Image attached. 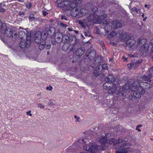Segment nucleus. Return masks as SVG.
<instances>
[{"label": "nucleus", "instance_id": "f257e3e1", "mask_svg": "<svg viewBox=\"0 0 153 153\" xmlns=\"http://www.w3.org/2000/svg\"><path fill=\"white\" fill-rule=\"evenodd\" d=\"M64 0H57V6L58 7L62 8L64 11L71 10V15L74 17H77L80 18L85 15L88 12V10L85 8L78 9L77 7L78 4L76 1L72 2L70 1L68 4L66 1L64 2Z\"/></svg>", "mask_w": 153, "mask_h": 153}, {"label": "nucleus", "instance_id": "f03ea898", "mask_svg": "<svg viewBox=\"0 0 153 153\" xmlns=\"http://www.w3.org/2000/svg\"><path fill=\"white\" fill-rule=\"evenodd\" d=\"M131 86L136 89V91L133 92V95H129V100H133L135 98H140L141 97V94H143L145 93V89H148L150 88L152 86V85L148 82L139 80L133 82Z\"/></svg>", "mask_w": 153, "mask_h": 153}, {"label": "nucleus", "instance_id": "7ed1b4c3", "mask_svg": "<svg viewBox=\"0 0 153 153\" xmlns=\"http://www.w3.org/2000/svg\"><path fill=\"white\" fill-rule=\"evenodd\" d=\"M105 80L112 85V89L108 91L109 94H112L116 93L119 96H124L127 94V89L119 86V82L115 79L114 76L112 74H109L105 78Z\"/></svg>", "mask_w": 153, "mask_h": 153}, {"label": "nucleus", "instance_id": "20e7f679", "mask_svg": "<svg viewBox=\"0 0 153 153\" xmlns=\"http://www.w3.org/2000/svg\"><path fill=\"white\" fill-rule=\"evenodd\" d=\"M138 42L137 46L140 47L139 51L140 52L141 54L143 56H146L148 53L149 45L148 44H146L147 40L146 39H141L140 38L137 39Z\"/></svg>", "mask_w": 153, "mask_h": 153}, {"label": "nucleus", "instance_id": "39448f33", "mask_svg": "<svg viewBox=\"0 0 153 153\" xmlns=\"http://www.w3.org/2000/svg\"><path fill=\"white\" fill-rule=\"evenodd\" d=\"M1 32L3 35H6L8 37L13 36V31L10 27H7L6 23H2L0 20Z\"/></svg>", "mask_w": 153, "mask_h": 153}, {"label": "nucleus", "instance_id": "423d86ee", "mask_svg": "<svg viewBox=\"0 0 153 153\" xmlns=\"http://www.w3.org/2000/svg\"><path fill=\"white\" fill-rule=\"evenodd\" d=\"M121 39H124V42L127 44V46L130 48H131L136 43V41L134 39H131V35L128 34V32L123 33L121 36Z\"/></svg>", "mask_w": 153, "mask_h": 153}, {"label": "nucleus", "instance_id": "0eeeda50", "mask_svg": "<svg viewBox=\"0 0 153 153\" xmlns=\"http://www.w3.org/2000/svg\"><path fill=\"white\" fill-rule=\"evenodd\" d=\"M26 35V40H21L20 43V46L21 48H28L30 47L31 41L30 32L29 31H27Z\"/></svg>", "mask_w": 153, "mask_h": 153}, {"label": "nucleus", "instance_id": "6e6552de", "mask_svg": "<svg viewBox=\"0 0 153 153\" xmlns=\"http://www.w3.org/2000/svg\"><path fill=\"white\" fill-rule=\"evenodd\" d=\"M90 51L88 50L84 56V62L86 65H88L90 63L91 59H94L95 57V51L92 50L90 52Z\"/></svg>", "mask_w": 153, "mask_h": 153}, {"label": "nucleus", "instance_id": "1a4fd4ad", "mask_svg": "<svg viewBox=\"0 0 153 153\" xmlns=\"http://www.w3.org/2000/svg\"><path fill=\"white\" fill-rule=\"evenodd\" d=\"M106 14L98 16L96 19V23L100 24L102 23L103 25H106L108 24V21L105 19L106 17Z\"/></svg>", "mask_w": 153, "mask_h": 153}, {"label": "nucleus", "instance_id": "9d476101", "mask_svg": "<svg viewBox=\"0 0 153 153\" xmlns=\"http://www.w3.org/2000/svg\"><path fill=\"white\" fill-rule=\"evenodd\" d=\"M45 37L43 38L42 37L41 33L40 32H36L35 36V41L36 43L37 44H39L41 42V38L42 39L44 40H45L47 37L46 33H45L44 34Z\"/></svg>", "mask_w": 153, "mask_h": 153}, {"label": "nucleus", "instance_id": "9b49d317", "mask_svg": "<svg viewBox=\"0 0 153 153\" xmlns=\"http://www.w3.org/2000/svg\"><path fill=\"white\" fill-rule=\"evenodd\" d=\"M123 141V140L121 138L115 140L114 138H110L107 140V143L110 145L116 146V145L121 143Z\"/></svg>", "mask_w": 153, "mask_h": 153}, {"label": "nucleus", "instance_id": "f8f14e48", "mask_svg": "<svg viewBox=\"0 0 153 153\" xmlns=\"http://www.w3.org/2000/svg\"><path fill=\"white\" fill-rule=\"evenodd\" d=\"M96 16L93 14L90 15L88 17L83 19L82 20L88 25V23L93 22L96 23Z\"/></svg>", "mask_w": 153, "mask_h": 153}, {"label": "nucleus", "instance_id": "ddd939ff", "mask_svg": "<svg viewBox=\"0 0 153 153\" xmlns=\"http://www.w3.org/2000/svg\"><path fill=\"white\" fill-rule=\"evenodd\" d=\"M84 148L86 149V151L88 152H90L91 153H95L98 148V146L97 145L92 144L88 147V148L87 146H84Z\"/></svg>", "mask_w": 153, "mask_h": 153}, {"label": "nucleus", "instance_id": "4468645a", "mask_svg": "<svg viewBox=\"0 0 153 153\" xmlns=\"http://www.w3.org/2000/svg\"><path fill=\"white\" fill-rule=\"evenodd\" d=\"M108 134V133H106L105 136L101 137L99 138L98 140L99 143L102 145H105L106 144L107 141V136Z\"/></svg>", "mask_w": 153, "mask_h": 153}, {"label": "nucleus", "instance_id": "2eb2a0df", "mask_svg": "<svg viewBox=\"0 0 153 153\" xmlns=\"http://www.w3.org/2000/svg\"><path fill=\"white\" fill-rule=\"evenodd\" d=\"M113 27L117 29L121 27L122 26L121 23L118 20H114L111 22Z\"/></svg>", "mask_w": 153, "mask_h": 153}, {"label": "nucleus", "instance_id": "dca6fc26", "mask_svg": "<svg viewBox=\"0 0 153 153\" xmlns=\"http://www.w3.org/2000/svg\"><path fill=\"white\" fill-rule=\"evenodd\" d=\"M102 65H100L97 66L94 71V74L96 76H97L101 73L100 72L102 70Z\"/></svg>", "mask_w": 153, "mask_h": 153}, {"label": "nucleus", "instance_id": "f3484780", "mask_svg": "<svg viewBox=\"0 0 153 153\" xmlns=\"http://www.w3.org/2000/svg\"><path fill=\"white\" fill-rule=\"evenodd\" d=\"M85 49L84 47H82L78 49L76 51V54L77 56H82L85 53Z\"/></svg>", "mask_w": 153, "mask_h": 153}, {"label": "nucleus", "instance_id": "a211bd4d", "mask_svg": "<svg viewBox=\"0 0 153 153\" xmlns=\"http://www.w3.org/2000/svg\"><path fill=\"white\" fill-rule=\"evenodd\" d=\"M55 31V29L53 27H51L49 28L46 33L48 35H51L52 34H54Z\"/></svg>", "mask_w": 153, "mask_h": 153}, {"label": "nucleus", "instance_id": "6ab92c4d", "mask_svg": "<svg viewBox=\"0 0 153 153\" xmlns=\"http://www.w3.org/2000/svg\"><path fill=\"white\" fill-rule=\"evenodd\" d=\"M109 83L107 82H106V83H104L103 85V89L108 90V91L110 89L112 90V85H111L110 86L109 85Z\"/></svg>", "mask_w": 153, "mask_h": 153}, {"label": "nucleus", "instance_id": "aec40b11", "mask_svg": "<svg viewBox=\"0 0 153 153\" xmlns=\"http://www.w3.org/2000/svg\"><path fill=\"white\" fill-rule=\"evenodd\" d=\"M104 29L106 33L108 34V33L112 30V26L109 24H107L104 27Z\"/></svg>", "mask_w": 153, "mask_h": 153}, {"label": "nucleus", "instance_id": "412c9836", "mask_svg": "<svg viewBox=\"0 0 153 153\" xmlns=\"http://www.w3.org/2000/svg\"><path fill=\"white\" fill-rule=\"evenodd\" d=\"M152 77L150 76L149 74V76H147L146 75H144L142 76L141 79H142L145 81H147L148 82H150L151 81V80L150 79Z\"/></svg>", "mask_w": 153, "mask_h": 153}, {"label": "nucleus", "instance_id": "4be33fe9", "mask_svg": "<svg viewBox=\"0 0 153 153\" xmlns=\"http://www.w3.org/2000/svg\"><path fill=\"white\" fill-rule=\"evenodd\" d=\"M128 151V148H121L118 149L116 151V153H127Z\"/></svg>", "mask_w": 153, "mask_h": 153}, {"label": "nucleus", "instance_id": "5701e85b", "mask_svg": "<svg viewBox=\"0 0 153 153\" xmlns=\"http://www.w3.org/2000/svg\"><path fill=\"white\" fill-rule=\"evenodd\" d=\"M70 46L69 44L65 43L62 47V49L64 51H67L69 48Z\"/></svg>", "mask_w": 153, "mask_h": 153}, {"label": "nucleus", "instance_id": "b1692460", "mask_svg": "<svg viewBox=\"0 0 153 153\" xmlns=\"http://www.w3.org/2000/svg\"><path fill=\"white\" fill-rule=\"evenodd\" d=\"M68 37L67 35H63L61 39V41L63 43H66L68 40Z\"/></svg>", "mask_w": 153, "mask_h": 153}, {"label": "nucleus", "instance_id": "393cba45", "mask_svg": "<svg viewBox=\"0 0 153 153\" xmlns=\"http://www.w3.org/2000/svg\"><path fill=\"white\" fill-rule=\"evenodd\" d=\"M63 35L62 33L60 32H57L56 34V37L57 39H58L59 41L61 40V41Z\"/></svg>", "mask_w": 153, "mask_h": 153}, {"label": "nucleus", "instance_id": "a878e982", "mask_svg": "<svg viewBox=\"0 0 153 153\" xmlns=\"http://www.w3.org/2000/svg\"><path fill=\"white\" fill-rule=\"evenodd\" d=\"M79 24L82 27L86 28L88 26L86 23L85 22L82 20H79L78 21Z\"/></svg>", "mask_w": 153, "mask_h": 153}, {"label": "nucleus", "instance_id": "bb28decb", "mask_svg": "<svg viewBox=\"0 0 153 153\" xmlns=\"http://www.w3.org/2000/svg\"><path fill=\"white\" fill-rule=\"evenodd\" d=\"M26 35V33L24 31H20L19 32V36L20 38L22 39Z\"/></svg>", "mask_w": 153, "mask_h": 153}, {"label": "nucleus", "instance_id": "cd10ccee", "mask_svg": "<svg viewBox=\"0 0 153 153\" xmlns=\"http://www.w3.org/2000/svg\"><path fill=\"white\" fill-rule=\"evenodd\" d=\"M132 12H134L135 13H140V9H137L135 7H134L131 9Z\"/></svg>", "mask_w": 153, "mask_h": 153}, {"label": "nucleus", "instance_id": "c85d7f7f", "mask_svg": "<svg viewBox=\"0 0 153 153\" xmlns=\"http://www.w3.org/2000/svg\"><path fill=\"white\" fill-rule=\"evenodd\" d=\"M29 20L31 21H34L36 19L35 18L34 16V15L32 14L29 15Z\"/></svg>", "mask_w": 153, "mask_h": 153}, {"label": "nucleus", "instance_id": "c756f323", "mask_svg": "<svg viewBox=\"0 0 153 153\" xmlns=\"http://www.w3.org/2000/svg\"><path fill=\"white\" fill-rule=\"evenodd\" d=\"M80 56H77V55L74 57L73 59V62H74L78 61L79 59Z\"/></svg>", "mask_w": 153, "mask_h": 153}, {"label": "nucleus", "instance_id": "7c9ffc66", "mask_svg": "<svg viewBox=\"0 0 153 153\" xmlns=\"http://www.w3.org/2000/svg\"><path fill=\"white\" fill-rule=\"evenodd\" d=\"M128 68L129 70H131L133 68L134 66V63L132 61L129 64H128L127 65Z\"/></svg>", "mask_w": 153, "mask_h": 153}, {"label": "nucleus", "instance_id": "2f4dec72", "mask_svg": "<svg viewBox=\"0 0 153 153\" xmlns=\"http://www.w3.org/2000/svg\"><path fill=\"white\" fill-rule=\"evenodd\" d=\"M149 75L152 77H153V66L149 70Z\"/></svg>", "mask_w": 153, "mask_h": 153}, {"label": "nucleus", "instance_id": "473e14b6", "mask_svg": "<svg viewBox=\"0 0 153 153\" xmlns=\"http://www.w3.org/2000/svg\"><path fill=\"white\" fill-rule=\"evenodd\" d=\"M99 44L100 45L102 46V47L103 50L105 49V47L104 42L102 41H99Z\"/></svg>", "mask_w": 153, "mask_h": 153}, {"label": "nucleus", "instance_id": "72a5a7b5", "mask_svg": "<svg viewBox=\"0 0 153 153\" xmlns=\"http://www.w3.org/2000/svg\"><path fill=\"white\" fill-rule=\"evenodd\" d=\"M102 70H107L108 69V65L106 64H103V65H102Z\"/></svg>", "mask_w": 153, "mask_h": 153}, {"label": "nucleus", "instance_id": "f704fd0d", "mask_svg": "<svg viewBox=\"0 0 153 153\" xmlns=\"http://www.w3.org/2000/svg\"><path fill=\"white\" fill-rule=\"evenodd\" d=\"M59 25V26L61 27H62L63 28H66V27L67 26V25H66L64 24L63 23H60Z\"/></svg>", "mask_w": 153, "mask_h": 153}, {"label": "nucleus", "instance_id": "c9c22d12", "mask_svg": "<svg viewBox=\"0 0 153 153\" xmlns=\"http://www.w3.org/2000/svg\"><path fill=\"white\" fill-rule=\"evenodd\" d=\"M45 47V45L44 44H40L39 46V48L40 50H42Z\"/></svg>", "mask_w": 153, "mask_h": 153}, {"label": "nucleus", "instance_id": "e433bc0d", "mask_svg": "<svg viewBox=\"0 0 153 153\" xmlns=\"http://www.w3.org/2000/svg\"><path fill=\"white\" fill-rule=\"evenodd\" d=\"M98 8L97 7H94L92 8V10L94 13L96 12Z\"/></svg>", "mask_w": 153, "mask_h": 153}, {"label": "nucleus", "instance_id": "4c0bfd02", "mask_svg": "<svg viewBox=\"0 0 153 153\" xmlns=\"http://www.w3.org/2000/svg\"><path fill=\"white\" fill-rule=\"evenodd\" d=\"M142 126V125H138L137 126V127L136 128V130H137L138 131L140 132L141 131L140 129L139 128L140 127Z\"/></svg>", "mask_w": 153, "mask_h": 153}, {"label": "nucleus", "instance_id": "58836bf2", "mask_svg": "<svg viewBox=\"0 0 153 153\" xmlns=\"http://www.w3.org/2000/svg\"><path fill=\"white\" fill-rule=\"evenodd\" d=\"M115 32L113 30L110 33V35H111V37H113L115 35Z\"/></svg>", "mask_w": 153, "mask_h": 153}, {"label": "nucleus", "instance_id": "ea45409f", "mask_svg": "<svg viewBox=\"0 0 153 153\" xmlns=\"http://www.w3.org/2000/svg\"><path fill=\"white\" fill-rule=\"evenodd\" d=\"M1 5V4H0V12H1L3 13L5 12V10L4 8H2Z\"/></svg>", "mask_w": 153, "mask_h": 153}, {"label": "nucleus", "instance_id": "a19ab883", "mask_svg": "<svg viewBox=\"0 0 153 153\" xmlns=\"http://www.w3.org/2000/svg\"><path fill=\"white\" fill-rule=\"evenodd\" d=\"M53 88V87L51 86H47L46 87V89L47 90H49V91H52Z\"/></svg>", "mask_w": 153, "mask_h": 153}, {"label": "nucleus", "instance_id": "79ce46f5", "mask_svg": "<svg viewBox=\"0 0 153 153\" xmlns=\"http://www.w3.org/2000/svg\"><path fill=\"white\" fill-rule=\"evenodd\" d=\"M61 19L62 20L64 19L65 20H67V18H66L65 16L64 15H62L61 16Z\"/></svg>", "mask_w": 153, "mask_h": 153}, {"label": "nucleus", "instance_id": "37998d69", "mask_svg": "<svg viewBox=\"0 0 153 153\" xmlns=\"http://www.w3.org/2000/svg\"><path fill=\"white\" fill-rule=\"evenodd\" d=\"M38 106L40 108H45V106L41 104H39L38 105Z\"/></svg>", "mask_w": 153, "mask_h": 153}, {"label": "nucleus", "instance_id": "c03bdc74", "mask_svg": "<svg viewBox=\"0 0 153 153\" xmlns=\"http://www.w3.org/2000/svg\"><path fill=\"white\" fill-rule=\"evenodd\" d=\"M19 15L23 17L25 16V13L23 12H20L19 13Z\"/></svg>", "mask_w": 153, "mask_h": 153}, {"label": "nucleus", "instance_id": "a18cd8bd", "mask_svg": "<svg viewBox=\"0 0 153 153\" xmlns=\"http://www.w3.org/2000/svg\"><path fill=\"white\" fill-rule=\"evenodd\" d=\"M31 111H28L27 112L26 114L27 115H29L30 116H32V114H31Z\"/></svg>", "mask_w": 153, "mask_h": 153}, {"label": "nucleus", "instance_id": "49530a36", "mask_svg": "<svg viewBox=\"0 0 153 153\" xmlns=\"http://www.w3.org/2000/svg\"><path fill=\"white\" fill-rule=\"evenodd\" d=\"M51 47V45H46V48L47 49H50Z\"/></svg>", "mask_w": 153, "mask_h": 153}, {"label": "nucleus", "instance_id": "de8ad7c7", "mask_svg": "<svg viewBox=\"0 0 153 153\" xmlns=\"http://www.w3.org/2000/svg\"><path fill=\"white\" fill-rule=\"evenodd\" d=\"M142 62V60L141 59H140L138 60L136 62V63L137 64H139L141 63Z\"/></svg>", "mask_w": 153, "mask_h": 153}, {"label": "nucleus", "instance_id": "09e8293b", "mask_svg": "<svg viewBox=\"0 0 153 153\" xmlns=\"http://www.w3.org/2000/svg\"><path fill=\"white\" fill-rule=\"evenodd\" d=\"M49 101H50V102L49 103V105H52L54 104L53 102V101L52 100H50Z\"/></svg>", "mask_w": 153, "mask_h": 153}, {"label": "nucleus", "instance_id": "8fccbe9b", "mask_svg": "<svg viewBox=\"0 0 153 153\" xmlns=\"http://www.w3.org/2000/svg\"><path fill=\"white\" fill-rule=\"evenodd\" d=\"M128 59L127 58H126L124 56H123L122 57V59L124 60V61H126Z\"/></svg>", "mask_w": 153, "mask_h": 153}, {"label": "nucleus", "instance_id": "3c124183", "mask_svg": "<svg viewBox=\"0 0 153 153\" xmlns=\"http://www.w3.org/2000/svg\"><path fill=\"white\" fill-rule=\"evenodd\" d=\"M32 6V4L31 3L29 4L28 5H27V7L30 8Z\"/></svg>", "mask_w": 153, "mask_h": 153}, {"label": "nucleus", "instance_id": "603ef678", "mask_svg": "<svg viewBox=\"0 0 153 153\" xmlns=\"http://www.w3.org/2000/svg\"><path fill=\"white\" fill-rule=\"evenodd\" d=\"M127 145V143H123V144H122V147H124L126 146Z\"/></svg>", "mask_w": 153, "mask_h": 153}, {"label": "nucleus", "instance_id": "864d4df0", "mask_svg": "<svg viewBox=\"0 0 153 153\" xmlns=\"http://www.w3.org/2000/svg\"><path fill=\"white\" fill-rule=\"evenodd\" d=\"M48 14V13H47V12H45V13L44 12H43V15L44 16H46V15Z\"/></svg>", "mask_w": 153, "mask_h": 153}, {"label": "nucleus", "instance_id": "5fc2aeb1", "mask_svg": "<svg viewBox=\"0 0 153 153\" xmlns=\"http://www.w3.org/2000/svg\"><path fill=\"white\" fill-rule=\"evenodd\" d=\"M151 53H153V47L151 48Z\"/></svg>", "mask_w": 153, "mask_h": 153}, {"label": "nucleus", "instance_id": "6e6d98bb", "mask_svg": "<svg viewBox=\"0 0 153 153\" xmlns=\"http://www.w3.org/2000/svg\"><path fill=\"white\" fill-rule=\"evenodd\" d=\"M147 17H144L143 19V21H145L147 19Z\"/></svg>", "mask_w": 153, "mask_h": 153}, {"label": "nucleus", "instance_id": "4d7b16f0", "mask_svg": "<svg viewBox=\"0 0 153 153\" xmlns=\"http://www.w3.org/2000/svg\"><path fill=\"white\" fill-rule=\"evenodd\" d=\"M82 141L84 143H85V144H86V142H85V141H84V140L83 139H82Z\"/></svg>", "mask_w": 153, "mask_h": 153}, {"label": "nucleus", "instance_id": "13d9d810", "mask_svg": "<svg viewBox=\"0 0 153 153\" xmlns=\"http://www.w3.org/2000/svg\"><path fill=\"white\" fill-rule=\"evenodd\" d=\"M68 30L70 31H71L72 30V29H71V28H68Z\"/></svg>", "mask_w": 153, "mask_h": 153}, {"label": "nucleus", "instance_id": "bf43d9fd", "mask_svg": "<svg viewBox=\"0 0 153 153\" xmlns=\"http://www.w3.org/2000/svg\"><path fill=\"white\" fill-rule=\"evenodd\" d=\"M79 117H77L76 119V121H79Z\"/></svg>", "mask_w": 153, "mask_h": 153}, {"label": "nucleus", "instance_id": "052dcab7", "mask_svg": "<svg viewBox=\"0 0 153 153\" xmlns=\"http://www.w3.org/2000/svg\"><path fill=\"white\" fill-rule=\"evenodd\" d=\"M90 67H91V68H93L92 70H93V68H94L93 67V66H89V68H88V70H89V69H90Z\"/></svg>", "mask_w": 153, "mask_h": 153}, {"label": "nucleus", "instance_id": "680f3d73", "mask_svg": "<svg viewBox=\"0 0 153 153\" xmlns=\"http://www.w3.org/2000/svg\"><path fill=\"white\" fill-rule=\"evenodd\" d=\"M19 1L22 2L23 1V0H18Z\"/></svg>", "mask_w": 153, "mask_h": 153}, {"label": "nucleus", "instance_id": "e2e57ef3", "mask_svg": "<svg viewBox=\"0 0 153 153\" xmlns=\"http://www.w3.org/2000/svg\"><path fill=\"white\" fill-rule=\"evenodd\" d=\"M142 17L143 18L144 17V14H143L142 15Z\"/></svg>", "mask_w": 153, "mask_h": 153}, {"label": "nucleus", "instance_id": "0e129e2a", "mask_svg": "<svg viewBox=\"0 0 153 153\" xmlns=\"http://www.w3.org/2000/svg\"><path fill=\"white\" fill-rule=\"evenodd\" d=\"M147 6H148V5H147V4H145V7H147Z\"/></svg>", "mask_w": 153, "mask_h": 153}, {"label": "nucleus", "instance_id": "69168bd1", "mask_svg": "<svg viewBox=\"0 0 153 153\" xmlns=\"http://www.w3.org/2000/svg\"><path fill=\"white\" fill-rule=\"evenodd\" d=\"M74 118L76 119L78 117H77V116L76 115H75L74 116Z\"/></svg>", "mask_w": 153, "mask_h": 153}, {"label": "nucleus", "instance_id": "338daca9", "mask_svg": "<svg viewBox=\"0 0 153 153\" xmlns=\"http://www.w3.org/2000/svg\"><path fill=\"white\" fill-rule=\"evenodd\" d=\"M130 56L131 57H134L133 55H131V54L130 55Z\"/></svg>", "mask_w": 153, "mask_h": 153}, {"label": "nucleus", "instance_id": "774afa93", "mask_svg": "<svg viewBox=\"0 0 153 153\" xmlns=\"http://www.w3.org/2000/svg\"><path fill=\"white\" fill-rule=\"evenodd\" d=\"M152 114H153V110L152 111Z\"/></svg>", "mask_w": 153, "mask_h": 153}]
</instances>
